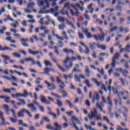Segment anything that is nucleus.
<instances>
[{"label": "nucleus", "mask_w": 130, "mask_h": 130, "mask_svg": "<svg viewBox=\"0 0 130 130\" xmlns=\"http://www.w3.org/2000/svg\"><path fill=\"white\" fill-rule=\"evenodd\" d=\"M37 4L39 7H42V6H44V4H46V6L43 7L40 11V14H45V12H43L42 11L46 10V9H48V8L50 7V5H49V3H48V1L47 0H37Z\"/></svg>", "instance_id": "f257e3e1"}, {"label": "nucleus", "mask_w": 130, "mask_h": 130, "mask_svg": "<svg viewBox=\"0 0 130 130\" xmlns=\"http://www.w3.org/2000/svg\"><path fill=\"white\" fill-rule=\"evenodd\" d=\"M75 5L73 4H71L70 3V2H67L64 5V7L63 8V9L61 10L60 13L61 14V15H67V16H68V17H69V13H68V11L67 10H65L64 9H67V10H71L72 9L71 8H75Z\"/></svg>", "instance_id": "f03ea898"}, {"label": "nucleus", "mask_w": 130, "mask_h": 130, "mask_svg": "<svg viewBox=\"0 0 130 130\" xmlns=\"http://www.w3.org/2000/svg\"><path fill=\"white\" fill-rule=\"evenodd\" d=\"M71 60V61H74L76 60V58L75 57H72L70 59L69 58L68 56H67L66 57V59L64 60L63 61V63L64 64V67L66 68L67 71H69V69H71L73 67V62H70L69 63V66H68L67 63L69 61V60Z\"/></svg>", "instance_id": "7ed1b4c3"}, {"label": "nucleus", "mask_w": 130, "mask_h": 130, "mask_svg": "<svg viewBox=\"0 0 130 130\" xmlns=\"http://www.w3.org/2000/svg\"><path fill=\"white\" fill-rule=\"evenodd\" d=\"M112 90L113 91V92L114 93V94H117L118 98H119V100L117 101L116 99H114L115 104H116V105L117 106V103H118L119 105H121V100L120 98H119V95L122 96V95H123V94H124L123 91H120L118 93V92H117V90L116 89H115L114 88H113V87H112Z\"/></svg>", "instance_id": "20e7f679"}, {"label": "nucleus", "mask_w": 130, "mask_h": 130, "mask_svg": "<svg viewBox=\"0 0 130 130\" xmlns=\"http://www.w3.org/2000/svg\"><path fill=\"white\" fill-rule=\"evenodd\" d=\"M88 117L92 119V118H96V120H102L101 118V115H97V110L96 109L93 108L91 111V114L88 115Z\"/></svg>", "instance_id": "39448f33"}, {"label": "nucleus", "mask_w": 130, "mask_h": 130, "mask_svg": "<svg viewBox=\"0 0 130 130\" xmlns=\"http://www.w3.org/2000/svg\"><path fill=\"white\" fill-rule=\"evenodd\" d=\"M82 32H83L85 35H86L87 38L88 39H90L91 37H93V38H94L95 40H97V41L99 40V37H97V36L96 35L92 36V35H91V32H89V30L87 28H85V29H83L82 30Z\"/></svg>", "instance_id": "423d86ee"}, {"label": "nucleus", "mask_w": 130, "mask_h": 130, "mask_svg": "<svg viewBox=\"0 0 130 130\" xmlns=\"http://www.w3.org/2000/svg\"><path fill=\"white\" fill-rule=\"evenodd\" d=\"M24 112H26L29 117H32V115L31 114V113H30L29 111L25 109H22L18 112L17 114L18 117H24Z\"/></svg>", "instance_id": "0eeeda50"}, {"label": "nucleus", "mask_w": 130, "mask_h": 130, "mask_svg": "<svg viewBox=\"0 0 130 130\" xmlns=\"http://www.w3.org/2000/svg\"><path fill=\"white\" fill-rule=\"evenodd\" d=\"M34 104H36L37 106H38V105H39V104L35 101H33L32 104H29L27 105V107L30 108V110L32 112H36V111H37V108L35 107V106H34Z\"/></svg>", "instance_id": "6e6552de"}, {"label": "nucleus", "mask_w": 130, "mask_h": 130, "mask_svg": "<svg viewBox=\"0 0 130 130\" xmlns=\"http://www.w3.org/2000/svg\"><path fill=\"white\" fill-rule=\"evenodd\" d=\"M57 20L59 21V22H63L64 21H66L68 25L72 27V28H73V29H76V27H75V25H74V24L73 23L70 22L69 21V20H68L67 19H64L63 17H58Z\"/></svg>", "instance_id": "1a4fd4ad"}, {"label": "nucleus", "mask_w": 130, "mask_h": 130, "mask_svg": "<svg viewBox=\"0 0 130 130\" xmlns=\"http://www.w3.org/2000/svg\"><path fill=\"white\" fill-rule=\"evenodd\" d=\"M120 56V53H116L115 54L114 57L112 58V61L111 63V66L112 68H115V64H116V60H118V57Z\"/></svg>", "instance_id": "9d476101"}, {"label": "nucleus", "mask_w": 130, "mask_h": 130, "mask_svg": "<svg viewBox=\"0 0 130 130\" xmlns=\"http://www.w3.org/2000/svg\"><path fill=\"white\" fill-rule=\"evenodd\" d=\"M91 81L93 82V83H94V84H95L97 86H98V87H99V86H101V88L102 89H103V90H104V91H105L106 92L107 91L106 87H105L104 84H102V83L101 82H98L97 80L95 78H91Z\"/></svg>", "instance_id": "9b49d317"}, {"label": "nucleus", "mask_w": 130, "mask_h": 130, "mask_svg": "<svg viewBox=\"0 0 130 130\" xmlns=\"http://www.w3.org/2000/svg\"><path fill=\"white\" fill-rule=\"evenodd\" d=\"M52 54H53L52 53H50L49 54V55L50 56L52 60H53V61L54 62H55V63H56V64L57 67L58 68V69L59 70H60V71H61L63 72H67L66 70L62 68L61 66H60L59 64H58V63H57V61H56V60H55V59H54V58H53V57H52Z\"/></svg>", "instance_id": "f8f14e48"}, {"label": "nucleus", "mask_w": 130, "mask_h": 130, "mask_svg": "<svg viewBox=\"0 0 130 130\" xmlns=\"http://www.w3.org/2000/svg\"><path fill=\"white\" fill-rule=\"evenodd\" d=\"M74 9H70V12L72 16H78L79 15V10L77 9L75 5V8H73Z\"/></svg>", "instance_id": "ddd939ff"}, {"label": "nucleus", "mask_w": 130, "mask_h": 130, "mask_svg": "<svg viewBox=\"0 0 130 130\" xmlns=\"http://www.w3.org/2000/svg\"><path fill=\"white\" fill-rule=\"evenodd\" d=\"M45 84L46 85H47V87H48L49 90H55V89L56 88V87L54 85L51 84L47 81H45Z\"/></svg>", "instance_id": "4468645a"}, {"label": "nucleus", "mask_w": 130, "mask_h": 130, "mask_svg": "<svg viewBox=\"0 0 130 130\" xmlns=\"http://www.w3.org/2000/svg\"><path fill=\"white\" fill-rule=\"evenodd\" d=\"M56 79L57 83L59 84L60 88H61V89H63V88L66 87V85L63 82H62V81H61V80H60L58 77H57Z\"/></svg>", "instance_id": "2eb2a0df"}, {"label": "nucleus", "mask_w": 130, "mask_h": 130, "mask_svg": "<svg viewBox=\"0 0 130 130\" xmlns=\"http://www.w3.org/2000/svg\"><path fill=\"white\" fill-rule=\"evenodd\" d=\"M28 41H29L28 38H21L20 39V42L21 43L22 45H23V46H25V47H28V44L26 43V42H28Z\"/></svg>", "instance_id": "dca6fc26"}, {"label": "nucleus", "mask_w": 130, "mask_h": 130, "mask_svg": "<svg viewBox=\"0 0 130 130\" xmlns=\"http://www.w3.org/2000/svg\"><path fill=\"white\" fill-rule=\"evenodd\" d=\"M28 53H30V54H32V55H36V54H40V55H43L42 52L40 51H33L31 49H28Z\"/></svg>", "instance_id": "f3484780"}, {"label": "nucleus", "mask_w": 130, "mask_h": 130, "mask_svg": "<svg viewBox=\"0 0 130 130\" xmlns=\"http://www.w3.org/2000/svg\"><path fill=\"white\" fill-rule=\"evenodd\" d=\"M79 43L81 45H82V46H84V47L85 48V53L86 54H89V53H90V50L89 49V48H88V47H87L86 46V44H85V43H84V42L80 41L79 42Z\"/></svg>", "instance_id": "a211bd4d"}, {"label": "nucleus", "mask_w": 130, "mask_h": 130, "mask_svg": "<svg viewBox=\"0 0 130 130\" xmlns=\"http://www.w3.org/2000/svg\"><path fill=\"white\" fill-rule=\"evenodd\" d=\"M40 100L42 103H44L45 104H50V102L48 101H46V99H45V97L43 95L41 96Z\"/></svg>", "instance_id": "6ab92c4d"}, {"label": "nucleus", "mask_w": 130, "mask_h": 130, "mask_svg": "<svg viewBox=\"0 0 130 130\" xmlns=\"http://www.w3.org/2000/svg\"><path fill=\"white\" fill-rule=\"evenodd\" d=\"M115 71H119V72H121V73H122L125 76H127V74H128V71H127V70H125L124 72H123L122 68H117L115 69Z\"/></svg>", "instance_id": "aec40b11"}, {"label": "nucleus", "mask_w": 130, "mask_h": 130, "mask_svg": "<svg viewBox=\"0 0 130 130\" xmlns=\"http://www.w3.org/2000/svg\"><path fill=\"white\" fill-rule=\"evenodd\" d=\"M71 120L73 122V125H74V123H75V121L77 122V123H78L79 124H81V123L80 122V121H79V119H78V118H77L76 117L72 116L71 117Z\"/></svg>", "instance_id": "412c9836"}, {"label": "nucleus", "mask_w": 130, "mask_h": 130, "mask_svg": "<svg viewBox=\"0 0 130 130\" xmlns=\"http://www.w3.org/2000/svg\"><path fill=\"white\" fill-rule=\"evenodd\" d=\"M89 45L90 49H92V50L95 49V46H97V44L95 42H90Z\"/></svg>", "instance_id": "4be33fe9"}, {"label": "nucleus", "mask_w": 130, "mask_h": 130, "mask_svg": "<svg viewBox=\"0 0 130 130\" xmlns=\"http://www.w3.org/2000/svg\"><path fill=\"white\" fill-rule=\"evenodd\" d=\"M14 72L18 76H23V77L25 78H28V75H27V74H26L25 73H20L19 72L17 71H14Z\"/></svg>", "instance_id": "5701e85b"}, {"label": "nucleus", "mask_w": 130, "mask_h": 130, "mask_svg": "<svg viewBox=\"0 0 130 130\" xmlns=\"http://www.w3.org/2000/svg\"><path fill=\"white\" fill-rule=\"evenodd\" d=\"M99 100V95L97 92H95L94 95L93 97L92 102L93 103H95V100Z\"/></svg>", "instance_id": "b1692460"}, {"label": "nucleus", "mask_w": 130, "mask_h": 130, "mask_svg": "<svg viewBox=\"0 0 130 130\" xmlns=\"http://www.w3.org/2000/svg\"><path fill=\"white\" fill-rule=\"evenodd\" d=\"M58 10V6H56L55 8L54 9H51L50 10H48L47 13H50V14H52L54 13L56 11H57Z\"/></svg>", "instance_id": "393cba45"}, {"label": "nucleus", "mask_w": 130, "mask_h": 130, "mask_svg": "<svg viewBox=\"0 0 130 130\" xmlns=\"http://www.w3.org/2000/svg\"><path fill=\"white\" fill-rule=\"evenodd\" d=\"M54 125L55 127V130H60V129H61V126L59 125L57 122L54 123Z\"/></svg>", "instance_id": "a878e982"}, {"label": "nucleus", "mask_w": 130, "mask_h": 130, "mask_svg": "<svg viewBox=\"0 0 130 130\" xmlns=\"http://www.w3.org/2000/svg\"><path fill=\"white\" fill-rule=\"evenodd\" d=\"M96 46L98 48H101V49H102L103 50H105L106 49V46L104 45H100L99 43H97Z\"/></svg>", "instance_id": "bb28decb"}, {"label": "nucleus", "mask_w": 130, "mask_h": 130, "mask_svg": "<svg viewBox=\"0 0 130 130\" xmlns=\"http://www.w3.org/2000/svg\"><path fill=\"white\" fill-rule=\"evenodd\" d=\"M24 60H25V61H32V64H35L36 63V62H35L34 61V59L31 57L26 58L24 59Z\"/></svg>", "instance_id": "cd10ccee"}, {"label": "nucleus", "mask_w": 130, "mask_h": 130, "mask_svg": "<svg viewBox=\"0 0 130 130\" xmlns=\"http://www.w3.org/2000/svg\"><path fill=\"white\" fill-rule=\"evenodd\" d=\"M112 83V80L110 79L109 81V84L108 85V90L110 91L109 95H110V92H111V84Z\"/></svg>", "instance_id": "c85d7f7f"}, {"label": "nucleus", "mask_w": 130, "mask_h": 130, "mask_svg": "<svg viewBox=\"0 0 130 130\" xmlns=\"http://www.w3.org/2000/svg\"><path fill=\"white\" fill-rule=\"evenodd\" d=\"M85 72L86 76L87 77H90V71H89V67L87 66L85 67Z\"/></svg>", "instance_id": "c756f323"}, {"label": "nucleus", "mask_w": 130, "mask_h": 130, "mask_svg": "<svg viewBox=\"0 0 130 130\" xmlns=\"http://www.w3.org/2000/svg\"><path fill=\"white\" fill-rule=\"evenodd\" d=\"M93 7V4H91L90 5H88L87 9L89 11L90 13L92 14L93 11H94V9L92 8Z\"/></svg>", "instance_id": "7c9ffc66"}, {"label": "nucleus", "mask_w": 130, "mask_h": 130, "mask_svg": "<svg viewBox=\"0 0 130 130\" xmlns=\"http://www.w3.org/2000/svg\"><path fill=\"white\" fill-rule=\"evenodd\" d=\"M2 108L5 110V111H9L10 110V107L8 105H3L2 106Z\"/></svg>", "instance_id": "2f4dec72"}, {"label": "nucleus", "mask_w": 130, "mask_h": 130, "mask_svg": "<svg viewBox=\"0 0 130 130\" xmlns=\"http://www.w3.org/2000/svg\"><path fill=\"white\" fill-rule=\"evenodd\" d=\"M118 29V27L117 26H114L110 29V31H109V33L110 34L112 32H113V31H117Z\"/></svg>", "instance_id": "473e14b6"}, {"label": "nucleus", "mask_w": 130, "mask_h": 130, "mask_svg": "<svg viewBox=\"0 0 130 130\" xmlns=\"http://www.w3.org/2000/svg\"><path fill=\"white\" fill-rule=\"evenodd\" d=\"M27 7V8H34L35 7V3L34 2L28 3Z\"/></svg>", "instance_id": "72a5a7b5"}, {"label": "nucleus", "mask_w": 130, "mask_h": 130, "mask_svg": "<svg viewBox=\"0 0 130 130\" xmlns=\"http://www.w3.org/2000/svg\"><path fill=\"white\" fill-rule=\"evenodd\" d=\"M11 103L12 104V105H13V107L14 108H15V109H18V106H17V103H16L15 101H11Z\"/></svg>", "instance_id": "f704fd0d"}, {"label": "nucleus", "mask_w": 130, "mask_h": 130, "mask_svg": "<svg viewBox=\"0 0 130 130\" xmlns=\"http://www.w3.org/2000/svg\"><path fill=\"white\" fill-rule=\"evenodd\" d=\"M99 39L101 41H104V34L102 33L99 36Z\"/></svg>", "instance_id": "c9c22d12"}, {"label": "nucleus", "mask_w": 130, "mask_h": 130, "mask_svg": "<svg viewBox=\"0 0 130 130\" xmlns=\"http://www.w3.org/2000/svg\"><path fill=\"white\" fill-rule=\"evenodd\" d=\"M84 82L85 84H86V86H87V87H88V88H90V87H92V86H93V85L89 84L90 82L88 80H84Z\"/></svg>", "instance_id": "e433bc0d"}, {"label": "nucleus", "mask_w": 130, "mask_h": 130, "mask_svg": "<svg viewBox=\"0 0 130 130\" xmlns=\"http://www.w3.org/2000/svg\"><path fill=\"white\" fill-rule=\"evenodd\" d=\"M6 50H10V51H12L13 49L10 47L5 46L3 48L2 51H5Z\"/></svg>", "instance_id": "4c0bfd02"}, {"label": "nucleus", "mask_w": 130, "mask_h": 130, "mask_svg": "<svg viewBox=\"0 0 130 130\" xmlns=\"http://www.w3.org/2000/svg\"><path fill=\"white\" fill-rule=\"evenodd\" d=\"M7 30V28L5 26H3L0 29V34H4L5 33V31Z\"/></svg>", "instance_id": "58836bf2"}, {"label": "nucleus", "mask_w": 130, "mask_h": 130, "mask_svg": "<svg viewBox=\"0 0 130 130\" xmlns=\"http://www.w3.org/2000/svg\"><path fill=\"white\" fill-rule=\"evenodd\" d=\"M1 56L2 57H3V58H4V60H9L10 58H11L10 56L7 55H2Z\"/></svg>", "instance_id": "ea45409f"}, {"label": "nucleus", "mask_w": 130, "mask_h": 130, "mask_svg": "<svg viewBox=\"0 0 130 130\" xmlns=\"http://www.w3.org/2000/svg\"><path fill=\"white\" fill-rule=\"evenodd\" d=\"M54 49H55V53L57 55H59V52H58V47L57 46H54Z\"/></svg>", "instance_id": "a19ab883"}, {"label": "nucleus", "mask_w": 130, "mask_h": 130, "mask_svg": "<svg viewBox=\"0 0 130 130\" xmlns=\"http://www.w3.org/2000/svg\"><path fill=\"white\" fill-rule=\"evenodd\" d=\"M45 66H50V67H51L52 65L51 64V63H50V62L47 60H45L44 61Z\"/></svg>", "instance_id": "79ce46f5"}, {"label": "nucleus", "mask_w": 130, "mask_h": 130, "mask_svg": "<svg viewBox=\"0 0 130 130\" xmlns=\"http://www.w3.org/2000/svg\"><path fill=\"white\" fill-rule=\"evenodd\" d=\"M11 112L12 113V115L13 116L15 117V118H17V116L16 115V111L14 109H11L10 110Z\"/></svg>", "instance_id": "37998d69"}, {"label": "nucleus", "mask_w": 130, "mask_h": 130, "mask_svg": "<svg viewBox=\"0 0 130 130\" xmlns=\"http://www.w3.org/2000/svg\"><path fill=\"white\" fill-rule=\"evenodd\" d=\"M107 101L108 105H110L111 106L112 105V102H111V100H110V96H108L107 97Z\"/></svg>", "instance_id": "c03bdc74"}, {"label": "nucleus", "mask_w": 130, "mask_h": 130, "mask_svg": "<svg viewBox=\"0 0 130 130\" xmlns=\"http://www.w3.org/2000/svg\"><path fill=\"white\" fill-rule=\"evenodd\" d=\"M9 119L11 121V122H13V123H15V122H17V119L13 118V117H9Z\"/></svg>", "instance_id": "a18cd8bd"}, {"label": "nucleus", "mask_w": 130, "mask_h": 130, "mask_svg": "<svg viewBox=\"0 0 130 130\" xmlns=\"http://www.w3.org/2000/svg\"><path fill=\"white\" fill-rule=\"evenodd\" d=\"M51 95H52V96H54L56 98H61V96L58 95V94L54 93L53 92H51Z\"/></svg>", "instance_id": "49530a36"}, {"label": "nucleus", "mask_w": 130, "mask_h": 130, "mask_svg": "<svg viewBox=\"0 0 130 130\" xmlns=\"http://www.w3.org/2000/svg\"><path fill=\"white\" fill-rule=\"evenodd\" d=\"M42 119L44 121H46L47 122H49V121H50V120L47 117L44 116L42 117Z\"/></svg>", "instance_id": "de8ad7c7"}, {"label": "nucleus", "mask_w": 130, "mask_h": 130, "mask_svg": "<svg viewBox=\"0 0 130 130\" xmlns=\"http://www.w3.org/2000/svg\"><path fill=\"white\" fill-rule=\"evenodd\" d=\"M3 91L5 93H11L12 92L10 89H7L5 88H3Z\"/></svg>", "instance_id": "09e8293b"}, {"label": "nucleus", "mask_w": 130, "mask_h": 130, "mask_svg": "<svg viewBox=\"0 0 130 130\" xmlns=\"http://www.w3.org/2000/svg\"><path fill=\"white\" fill-rule=\"evenodd\" d=\"M13 55L14 57H17L18 58L21 57V55L18 53H13Z\"/></svg>", "instance_id": "8fccbe9b"}, {"label": "nucleus", "mask_w": 130, "mask_h": 130, "mask_svg": "<svg viewBox=\"0 0 130 130\" xmlns=\"http://www.w3.org/2000/svg\"><path fill=\"white\" fill-rule=\"evenodd\" d=\"M0 118H1L2 121H3V122L4 121H5V118H4V113H3V112H0Z\"/></svg>", "instance_id": "3c124183"}, {"label": "nucleus", "mask_w": 130, "mask_h": 130, "mask_svg": "<svg viewBox=\"0 0 130 130\" xmlns=\"http://www.w3.org/2000/svg\"><path fill=\"white\" fill-rule=\"evenodd\" d=\"M61 93L63 94V97H67L68 96V92L64 90H61Z\"/></svg>", "instance_id": "603ef678"}, {"label": "nucleus", "mask_w": 130, "mask_h": 130, "mask_svg": "<svg viewBox=\"0 0 130 130\" xmlns=\"http://www.w3.org/2000/svg\"><path fill=\"white\" fill-rule=\"evenodd\" d=\"M29 94L28 93V92L26 91V90H24V93H22V97H27V96H28Z\"/></svg>", "instance_id": "864d4df0"}, {"label": "nucleus", "mask_w": 130, "mask_h": 130, "mask_svg": "<svg viewBox=\"0 0 130 130\" xmlns=\"http://www.w3.org/2000/svg\"><path fill=\"white\" fill-rule=\"evenodd\" d=\"M78 37L80 39H84V35L82 34V32H78Z\"/></svg>", "instance_id": "5fc2aeb1"}, {"label": "nucleus", "mask_w": 130, "mask_h": 130, "mask_svg": "<svg viewBox=\"0 0 130 130\" xmlns=\"http://www.w3.org/2000/svg\"><path fill=\"white\" fill-rule=\"evenodd\" d=\"M38 107H39L40 111H41L42 112H44V108L43 106H40V105H39L38 106Z\"/></svg>", "instance_id": "6e6d98bb"}, {"label": "nucleus", "mask_w": 130, "mask_h": 130, "mask_svg": "<svg viewBox=\"0 0 130 130\" xmlns=\"http://www.w3.org/2000/svg\"><path fill=\"white\" fill-rule=\"evenodd\" d=\"M75 81H76L77 82H79V83H81V80H80V78L77 76V75H75Z\"/></svg>", "instance_id": "4d7b16f0"}, {"label": "nucleus", "mask_w": 130, "mask_h": 130, "mask_svg": "<svg viewBox=\"0 0 130 130\" xmlns=\"http://www.w3.org/2000/svg\"><path fill=\"white\" fill-rule=\"evenodd\" d=\"M4 100L5 102H6L7 103H10V102L9 101V100H10L9 96H5V98H4Z\"/></svg>", "instance_id": "13d9d810"}, {"label": "nucleus", "mask_w": 130, "mask_h": 130, "mask_svg": "<svg viewBox=\"0 0 130 130\" xmlns=\"http://www.w3.org/2000/svg\"><path fill=\"white\" fill-rule=\"evenodd\" d=\"M48 39L50 41V43L51 45H54V43H53V42L52 41V40L51 39V36L49 35L48 37Z\"/></svg>", "instance_id": "bf43d9fd"}, {"label": "nucleus", "mask_w": 130, "mask_h": 130, "mask_svg": "<svg viewBox=\"0 0 130 130\" xmlns=\"http://www.w3.org/2000/svg\"><path fill=\"white\" fill-rule=\"evenodd\" d=\"M50 72V70L49 68H45L44 69V73L45 74H48V73H49Z\"/></svg>", "instance_id": "052dcab7"}, {"label": "nucleus", "mask_w": 130, "mask_h": 130, "mask_svg": "<svg viewBox=\"0 0 130 130\" xmlns=\"http://www.w3.org/2000/svg\"><path fill=\"white\" fill-rule=\"evenodd\" d=\"M12 80H13L14 82H18V79L13 75H10Z\"/></svg>", "instance_id": "680f3d73"}, {"label": "nucleus", "mask_w": 130, "mask_h": 130, "mask_svg": "<svg viewBox=\"0 0 130 130\" xmlns=\"http://www.w3.org/2000/svg\"><path fill=\"white\" fill-rule=\"evenodd\" d=\"M59 30H63L64 29V24H60L58 26Z\"/></svg>", "instance_id": "e2e57ef3"}, {"label": "nucleus", "mask_w": 130, "mask_h": 130, "mask_svg": "<svg viewBox=\"0 0 130 130\" xmlns=\"http://www.w3.org/2000/svg\"><path fill=\"white\" fill-rule=\"evenodd\" d=\"M96 107H97V108H99L101 110V111H102V107H101V106L100 105L99 103H96Z\"/></svg>", "instance_id": "0e129e2a"}, {"label": "nucleus", "mask_w": 130, "mask_h": 130, "mask_svg": "<svg viewBox=\"0 0 130 130\" xmlns=\"http://www.w3.org/2000/svg\"><path fill=\"white\" fill-rule=\"evenodd\" d=\"M57 104L58 105V106H62V102L59 100H57Z\"/></svg>", "instance_id": "69168bd1"}, {"label": "nucleus", "mask_w": 130, "mask_h": 130, "mask_svg": "<svg viewBox=\"0 0 130 130\" xmlns=\"http://www.w3.org/2000/svg\"><path fill=\"white\" fill-rule=\"evenodd\" d=\"M21 24L24 27H27V22L26 21V20H23L21 22Z\"/></svg>", "instance_id": "338daca9"}, {"label": "nucleus", "mask_w": 130, "mask_h": 130, "mask_svg": "<svg viewBox=\"0 0 130 130\" xmlns=\"http://www.w3.org/2000/svg\"><path fill=\"white\" fill-rule=\"evenodd\" d=\"M73 126L75 127L76 130H83L82 128H80V129H79V128L76 125V123H73Z\"/></svg>", "instance_id": "774afa93"}]
</instances>
